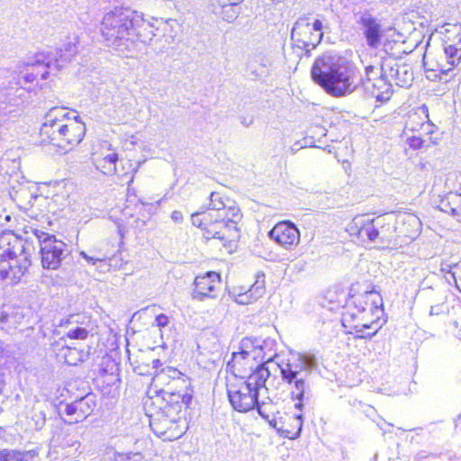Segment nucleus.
Wrapping results in <instances>:
<instances>
[{
    "instance_id": "1a4fd4ad",
    "label": "nucleus",
    "mask_w": 461,
    "mask_h": 461,
    "mask_svg": "<svg viewBox=\"0 0 461 461\" xmlns=\"http://www.w3.org/2000/svg\"><path fill=\"white\" fill-rule=\"evenodd\" d=\"M77 53V37L68 38L67 41L62 43L61 47L54 52H41L36 55V66L41 68L42 78H47L50 73L57 72L60 68L68 64Z\"/></svg>"
},
{
    "instance_id": "4be33fe9",
    "label": "nucleus",
    "mask_w": 461,
    "mask_h": 461,
    "mask_svg": "<svg viewBox=\"0 0 461 461\" xmlns=\"http://www.w3.org/2000/svg\"><path fill=\"white\" fill-rule=\"evenodd\" d=\"M93 159L96 169L101 171L103 174L108 176L123 175L119 172V168L116 164L118 161V155L110 143L105 142L103 144L101 150L95 154Z\"/></svg>"
},
{
    "instance_id": "ea45409f",
    "label": "nucleus",
    "mask_w": 461,
    "mask_h": 461,
    "mask_svg": "<svg viewBox=\"0 0 461 461\" xmlns=\"http://www.w3.org/2000/svg\"><path fill=\"white\" fill-rule=\"evenodd\" d=\"M221 7V15L228 23L233 22L239 14V4L234 3H218Z\"/></svg>"
},
{
    "instance_id": "7c9ffc66",
    "label": "nucleus",
    "mask_w": 461,
    "mask_h": 461,
    "mask_svg": "<svg viewBox=\"0 0 461 461\" xmlns=\"http://www.w3.org/2000/svg\"><path fill=\"white\" fill-rule=\"evenodd\" d=\"M270 60L264 56H255L247 64V71L256 78H263L269 73Z\"/></svg>"
},
{
    "instance_id": "a19ab883",
    "label": "nucleus",
    "mask_w": 461,
    "mask_h": 461,
    "mask_svg": "<svg viewBox=\"0 0 461 461\" xmlns=\"http://www.w3.org/2000/svg\"><path fill=\"white\" fill-rule=\"evenodd\" d=\"M450 203L461 204V194H450L446 200L441 202V210L446 212H451L453 215H458L461 212L459 207H450Z\"/></svg>"
},
{
    "instance_id": "3c124183",
    "label": "nucleus",
    "mask_w": 461,
    "mask_h": 461,
    "mask_svg": "<svg viewBox=\"0 0 461 461\" xmlns=\"http://www.w3.org/2000/svg\"><path fill=\"white\" fill-rule=\"evenodd\" d=\"M169 323V317L166 314H158L155 319V325L158 328H164Z\"/></svg>"
},
{
    "instance_id": "680f3d73",
    "label": "nucleus",
    "mask_w": 461,
    "mask_h": 461,
    "mask_svg": "<svg viewBox=\"0 0 461 461\" xmlns=\"http://www.w3.org/2000/svg\"><path fill=\"white\" fill-rule=\"evenodd\" d=\"M0 223H2V216L0 215Z\"/></svg>"
},
{
    "instance_id": "9b49d317",
    "label": "nucleus",
    "mask_w": 461,
    "mask_h": 461,
    "mask_svg": "<svg viewBox=\"0 0 461 461\" xmlns=\"http://www.w3.org/2000/svg\"><path fill=\"white\" fill-rule=\"evenodd\" d=\"M230 218L214 216L205 227V235L208 239H218L223 245L230 243L239 238L238 222L241 219L240 208H230Z\"/></svg>"
},
{
    "instance_id": "f257e3e1",
    "label": "nucleus",
    "mask_w": 461,
    "mask_h": 461,
    "mask_svg": "<svg viewBox=\"0 0 461 461\" xmlns=\"http://www.w3.org/2000/svg\"><path fill=\"white\" fill-rule=\"evenodd\" d=\"M384 315L383 298L375 291L352 295L347 302L342 314V324L350 334L371 339L381 329Z\"/></svg>"
},
{
    "instance_id": "aec40b11",
    "label": "nucleus",
    "mask_w": 461,
    "mask_h": 461,
    "mask_svg": "<svg viewBox=\"0 0 461 461\" xmlns=\"http://www.w3.org/2000/svg\"><path fill=\"white\" fill-rule=\"evenodd\" d=\"M183 374L175 367L166 366L160 371L156 372L153 376L151 385L158 389V392L162 394L164 401H172L175 399L170 390H166V386H169L172 383L177 384L179 382H185L182 378Z\"/></svg>"
},
{
    "instance_id": "37998d69",
    "label": "nucleus",
    "mask_w": 461,
    "mask_h": 461,
    "mask_svg": "<svg viewBox=\"0 0 461 461\" xmlns=\"http://www.w3.org/2000/svg\"><path fill=\"white\" fill-rule=\"evenodd\" d=\"M214 215L208 213L207 212H194L191 215V221L194 226L199 227L205 230V227L208 225V221L212 220Z\"/></svg>"
},
{
    "instance_id": "6ab92c4d",
    "label": "nucleus",
    "mask_w": 461,
    "mask_h": 461,
    "mask_svg": "<svg viewBox=\"0 0 461 461\" xmlns=\"http://www.w3.org/2000/svg\"><path fill=\"white\" fill-rule=\"evenodd\" d=\"M221 287V276L216 272H207L203 276H196L193 298L203 301L208 298H215Z\"/></svg>"
},
{
    "instance_id": "f3484780",
    "label": "nucleus",
    "mask_w": 461,
    "mask_h": 461,
    "mask_svg": "<svg viewBox=\"0 0 461 461\" xmlns=\"http://www.w3.org/2000/svg\"><path fill=\"white\" fill-rule=\"evenodd\" d=\"M96 406L95 395L87 393L79 400L65 405L64 409H59L60 416H65L64 420L68 424L83 421L88 417Z\"/></svg>"
},
{
    "instance_id": "393cba45",
    "label": "nucleus",
    "mask_w": 461,
    "mask_h": 461,
    "mask_svg": "<svg viewBox=\"0 0 461 461\" xmlns=\"http://www.w3.org/2000/svg\"><path fill=\"white\" fill-rule=\"evenodd\" d=\"M361 25L367 45L372 49H377L385 32L380 22L371 15H364L361 17Z\"/></svg>"
},
{
    "instance_id": "9d476101",
    "label": "nucleus",
    "mask_w": 461,
    "mask_h": 461,
    "mask_svg": "<svg viewBox=\"0 0 461 461\" xmlns=\"http://www.w3.org/2000/svg\"><path fill=\"white\" fill-rule=\"evenodd\" d=\"M32 89L20 86L16 72L0 68V103L8 106H22L32 98Z\"/></svg>"
},
{
    "instance_id": "39448f33",
    "label": "nucleus",
    "mask_w": 461,
    "mask_h": 461,
    "mask_svg": "<svg viewBox=\"0 0 461 461\" xmlns=\"http://www.w3.org/2000/svg\"><path fill=\"white\" fill-rule=\"evenodd\" d=\"M176 398L166 402L159 408L156 416H151L149 425L153 432L165 440H174L185 433V420H182L183 406L187 405L191 395L172 393Z\"/></svg>"
},
{
    "instance_id": "13d9d810",
    "label": "nucleus",
    "mask_w": 461,
    "mask_h": 461,
    "mask_svg": "<svg viewBox=\"0 0 461 461\" xmlns=\"http://www.w3.org/2000/svg\"><path fill=\"white\" fill-rule=\"evenodd\" d=\"M162 366V363L159 359H155L152 361V367L158 369L159 366Z\"/></svg>"
},
{
    "instance_id": "f03ea898",
    "label": "nucleus",
    "mask_w": 461,
    "mask_h": 461,
    "mask_svg": "<svg viewBox=\"0 0 461 461\" xmlns=\"http://www.w3.org/2000/svg\"><path fill=\"white\" fill-rule=\"evenodd\" d=\"M311 73L314 82L333 97L350 95L358 86L357 68L338 55H322L315 60Z\"/></svg>"
},
{
    "instance_id": "79ce46f5",
    "label": "nucleus",
    "mask_w": 461,
    "mask_h": 461,
    "mask_svg": "<svg viewBox=\"0 0 461 461\" xmlns=\"http://www.w3.org/2000/svg\"><path fill=\"white\" fill-rule=\"evenodd\" d=\"M37 62H36V56L34 57V60L29 64L26 65L27 68H26V72L24 73L23 75V80L25 83H33L34 81H37L38 77H41V79L42 77H41V73L39 71L41 70V68H37V66L35 65Z\"/></svg>"
},
{
    "instance_id": "c756f323",
    "label": "nucleus",
    "mask_w": 461,
    "mask_h": 461,
    "mask_svg": "<svg viewBox=\"0 0 461 461\" xmlns=\"http://www.w3.org/2000/svg\"><path fill=\"white\" fill-rule=\"evenodd\" d=\"M384 71L380 75L379 77H375V81L369 84L372 95L378 101H387L391 98L393 90V83L389 76H384Z\"/></svg>"
},
{
    "instance_id": "4d7b16f0",
    "label": "nucleus",
    "mask_w": 461,
    "mask_h": 461,
    "mask_svg": "<svg viewBox=\"0 0 461 461\" xmlns=\"http://www.w3.org/2000/svg\"><path fill=\"white\" fill-rule=\"evenodd\" d=\"M138 143V138L134 135L130 136L129 139L125 140L124 146L126 149H130L131 147L136 145Z\"/></svg>"
},
{
    "instance_id": "b1692460",
    "label": "nucleus",
    "mask_w": 461,
    "mask_h": 461,
    "mask_svg": "<svg viewBox=\"0 0 461 461\" xmlns=\"http://www.w3.org/2000/svg\"><path fill=\"white\" fill-rule=\"evenodd\" d=\"M260 339L247 337L241 339L240 344V351L237 354L245 355L247 357L257 358L259 361L270 363L276 357L275 353L265 352L264 347L259 346Z\"/></svg>"
},
{
    "instance_id": "423d86ee",
    "label": "nucleus",
    "mask_w": 461,
    "mask_h": 461,
    "mask_svg": "<svg viewBox=\"0 0 461 461\" xmlns=\"http://www.w3.org/2000/svg\"><path fill=\"white\" fill-rule=\"evenodd\" d=\"M456 33L453 37H447L444 44V59L432 53L425 52L423 56V67L426 77L430 81L449 80L450 72L461 60V28L455 27Z\"/></svg>"
},
{
    "instance_id": "dca6fc26",
    "label": "nucleus",
    "mask_w": 461,
    "mask_h": 461,
    "mask_svg": "<svg viewBox=\"0 0 461 461\" xmlns=\"http://www.w3.org/2000/svg\"><path fill=\"white\" fill-rule=\"evenodd\" d=\"M382 226L381 221L377 219H369L366 215H357L348 225V230L351 235L357 236L361 241H372L383 243L386 240L383 230H379Z\"/></svg>"
},
{
    "instance_id": "a878e982",
    "label": "nucleus",
    "mask_w": 461,
    "mask_h": 461,
    "mask_svg": "<svg viewBox=\"0 0 461 461\" xmlns=\"http://www.w3.org/2000/svg\"><path fill=\"white\" fill-rule=\"evenodd\" d=\"M384 76H389L392 83L401 86L408 87L413 81V73L410 68L405 65H399L392 60H388V63L384 64Z\"/></svg>"
},
{
    "instance_id": "052dcab7",
    "label": "nucleus",
    "mask_w": 461,
    "mask_h": 461,
    "mask_svg": "<svg viewBox=\"0 0 461 461\" xmlns=\"http://www.w3.org/2000/svg\"><path fill=\"white\" fill-rule=\"evenodd\" d=\"M460 420H461V414H460V415H458V417H457V419H456V425H455V426H456V429L458 427V425H459V421H460Z\"/></svg>"
},
{
    "instance_id": "f704fd0d",
    "label": "nucleus",
    "mask_w": 461,
    "mask_h": 461,
    "mask_svg": "<svg viewBox=\"0 0 461 461\" xmlns=\"http://www.w3.org/2000/svg\"><path fill=\"white\" fill-rule=\"evenodd\" d=\"M289 420L292 421L291 428H282L279 429L282 430L285 438L290 439L297 438L300 436L303 428V415L302 413L294 414L290 417Z\"/></svg>"
},
{
    "instance_id": "5fc2aeb1",
    "label": "nucleus",
    "mask_w": 461,
    "mask_h": 461,
    "mask_svg": "<svg viewBox=\"0 0 461 461\" xmlns=\"http://www.w3.org/2000/svg\"><path fill=\"white\" fill-rule=\"evenodd\" d=\"M255 407H257L258 412L262 418L266 420L269 419V415L267 413V405L265 403H259L258 401V403L255 405Z\"/></svg>"
},
{
    "instance_id": "20e7f679",
    "label": "nucleus",
    "mask_w": 461,
    "mask_h": 461,
    "mask_svg": "<svg viewBox=\"0 0 461 461\" xmlns=\"http://www.w3.org/2000/svg\"><path fill=\"white\" fill-rule=\"evenodd\" d=\"M283 381L291 386V395L295 401V408L302 411L304 402L311 398V375L317 367L314 356L297 354L286 363L278 365Z\"/></svg>"
},
{
    "instance_id": "09e8293b",
    "label": "nucleus",
    "mask_w": 461,
    "mask_h": 461,
    "mask_svg": "<svg viewBox=\"0 0 461 461\" xmlns=\"http://www.w3.org/2000/svg\"><path fill=\"white\" fill-rule=\"evenodd\" d=\"M454 267H456V263L451 260H444L440 264L441 272L448 273L451 277H453Z\"/></svg>"
},
{
    "instance_id": "2f4dec72",
    "label": "nucleus",
    "mask_w": 461,
    "mask_h": 461,
    "mask_svg": "<svg viewBox=\"0 0 461 461\" xmlns=\"http://www.w3.org/2000/svg\"><path fill=\"white\" fill-rule=\"evenodd\" d=\"M447 296L446 293L436 291L431 292L429 300L431 302L429 316L446 315L449 312V307L447 303Z\"/></svg>"
},
{
    "instance_id": "4468645a",
    "label": "nucleus",
    "mask_w": 461,
    "mask_h": 461,
    "mask_svg": "<svg viewBox=\"0 0 461 461\" xmlns=\"http://www.w3.org/2000/svg\"><path fill=\"white\" fill-rule=\"evenodd\" d=\"M74 110H68L66 107H52L44 116L41 127V135L49 140L54 146L57 138L60 137L64 131L65 124Z\"/></svg>"
},
{
    "instance_id": "5701e85b",
    "label": "nucleus",
    "mask_w": 461,
    "mask_h": 461,
    "mask_svg": "<svg viewBox=\"0 0 461 461\" xmlns=\"http://www.w3.org/2000/svg\"><path fill=\"white\" fill-rule=\"evenodd\" d=\"M267 362L259 361V359L257 358H249L245 355L233 352L231 359L228 362V367L235 376L247 379V377L250 374L255 373L258 368L261 366L268 368L267 366Z\"/></svg>"
},
{
    "instance_id": "de8ad7c7",
    "label": "nucleus",
    "mask_w": 461,
    "mask_h": 461,
    "mask_svg": "<svg viewBox=\"0 0 461 461\" xmlns=\"http://www.w3.org/2000/svg\"><path fill=\"white\" fill-rule=\"evenodd\" d=\"M452 278L455 281L456 288L461 293V260L456 263Z\"/></svg>"
},
{
    "instance_id": "2eb2a0df",
    "label": "nucleus",
    "mask_w": 461,
    "mask_h": 461,
    "mask_svg": "<svg viewBox=\"0 0 461 461\" xmlns=\"http://www.w3.org/2000/svg\"><path fill=\"white\" fill-rule=\"evenodd\" d=\"M85 134L86 125L78 112L74 110L65 124L62 135L57 138L54 147L59 149V153H67L82 141Z\"/></svg>"
},
{
    "instance_id": "58836bf2",
    "label": "nucleus",
    "mask_w": 461,
    "mask_h": 461,
    "mask_svg": "<svg viewBox=\"0 0 461 461\" xmlns=\"http://www.w3.org/2000/svg\"><path fill=\"white\" fill-rule=\"evenodd\" d=\"M79 255L84 258L86 259V261L88 263V264H91V265H99L97 267H100V268H104L102 269V271H104L106 269L109 268V264H107V258L108 257L104 254H93V255H88L86 252L85 251H80Z\"/></svg>"
},
{
    "instance_id": "f8f14e48",
    "label": "nucleus",
    "mask_w": 461,
    "mask_h": 461,
    "mask_svg": "<svg viewBox=\"0 0 461 461\" xmlns=\"http://www.w3.org/2000/svg\"><path fill=\"white\" fill-rule=\"evenodd\" d=\"M30 266L31 260L26 253L23 252L16 256L8 249L0 256V278L9 285H16Z\"/></svg>"
},
{
    "instance_id": "4c0bfd02",
    "label": "nucleus",
    "mask_w": 461,
    "mask_h": 461,
    "mask_svg": "<svg viewBox=\"0 0 461 461\" xmlns=\"http://www.w3.org/2000/svg\"><path fill=\"white\" fill-rule=\"evenodd\" d=\"M385 63H388V60L384 61L381 67H375L373 65L366 67V76L365 78L362 79V82L366 89H369V84L375 81V77H379L384 72Z\"/></svg>"
},
{
    "instance_id": "412c9836",
    "label": "nucleus",
    "mask_w": 461,
    "mask_h": 461,
    "mask_svg": "<svg viewBox=\"0 0 461 461\" xmlns=\"http://www.w3.org/2000/svg\"><path fill=\"white\" fill-rule=\"evenodd\" d=\"M268 236L280 246L291 249L297 246L300 241V232L296 226L288 221H282L275 225Z\"/></svg>"
},
{
    "instance_id": "72a5a7b5",
    "label": "nucleus",
    "mask_w": 461,
    "mask_h": 461,
    "mask_svg": "<svg viewBox=\"0 0 461 461\" xmlns=\"http://www.w3.org/2000/svg\"><path fill=\"white\" fill-rule=\"evenodd\" d=\"M34 454L31 451L21 452L14 449H1L0 461H32Z\"/></svg>"
},
{
    "instance_id": "cd10ccee",
    "label": "nucleus",
    "mask_w": 461,
    "mask_h": 461,
    "mask_svg": "<svg viewBox=\"0 0 461 461\" xmlns=\"http://www.w3.org/2000/svg\"><path fill=\"white\" fill-rule=\"evenodd\" d=\"M395 230L399 236L412 240L420 233L421 221L420 218L413 213H404L399 216Z\"/></svg>"
},
{
    "instance_id": "49530a36",
    "label": "nucleus",
    "mask_w": 461,
    "mask_h": 461,
    "mask_svg": "<svg viewBox=\"0 0 461 461\" xmlns=\"http://www.w3.org/2000/svg\"><path fill=\"white\" fill-rule=\"evenodd\" d=\"M88 336V330L84 327H71L67 331V337L71 339H86Z\"/></svg>"
},
{
    "instance_id": "c03bdc74",
    "label": "nucleus",
    "mask_w": 461,
    "mask_h": 461,
    "mask_svg": "<svg viewBox=\"0 0 461 461\" xmlns=\"http://www.w3.org/2000/svg\"><path fill=\"white\" fill-rule=\"evenodd\" d=\"M65 362L69 366H76L77 362L82 361V353L75 348H68L64 353Z\"/></svg>"
},
{
    "instance_id": "7ed1b4c3",
    "label": "nucleus",
    "mask_w": 461,
    "mask_h": 461,
    "mask_svg": "<svg viewBox=\"0 0 461 461\" xmlns=\"http://www.w3.org/2000/svg\"><path fill=\"white\" fill-rule=\"evenodd\" d=\"M141 24H146L141 13L130 8L116 7L104 14L101 33L106 45L124 51L134 44L135 30Z\"/></svg>"
},
{
    "instance_id": "473e14b6",
    "label": "nucleus",
    "mask_w": 461,
    "mask_h": 461,
    "mask_svg": "<svg viewBox=\"0 0 461 461\" xmlns=\"http://www.w3.org/2000/svg\"><path fill=\"white\" fill-rule=\"evenodd\" d=\"M407 143L412 149H420L423 148H430L438 143V138L433 137V135H420L419 133L407 138Z\"/></svg>"
},
{
    "instance_id": "e433bc0d",
    "label": "nucleus",
    "mask_w": 461,
    "mask_h": 461,
    "mask_svg": "<svg viewBox=\"0 0 461 461\" xmlns=\"http://www.w3.org/2000/svg\"><path fill=\"white\" fill-rule=\"evenodd\" d=\"M145 25L138 26L135 30V41H140L142 43L148 44L153 39V37L156 35L153 31V26L145 21Z\"/></svg>"
},
{
    "instance_id": "6e6d98bb",
    "label": "nucleus",
    "mask_w": 461,
    "mask_h": 461,
    "mask_svg": "<svg viewBox=\"0 0 461 461\" xmlns=\"http://www.w3.org/2000/svg\"><path fill=\"white\" fill-rule=\"evenodd\" d=\"M170 218L176 223H180L184 220V216L180 211H173Z\"/></svg>"
},
{
    "instance_id": "bf43d9fd",
    "label": "nucleus",
    "mask_w": 461,
    "mask_h": 461,
    "mask_svg": "<svg viewBox=\"0 0 461 461\" xmlns=\"http://www.w3.org/2000/svg\"><path fill=\"white\" fill-rule=\"evenodd\" d=\"M218 3H234L240 4L243 0H216Z\"/></svg>"
},
{
    "instance_id": "0eeeda50",
    "label": "nucleus",
    "mask_w": 461,
    "mask_h": 461,
    "mask_svg": "<svg viewBox=\"0 0 461 461\" xmlns=\"http://www.w3.org/2000/svg\"><path fill=\"white\" fill-rule=\"evenodd\" d=\"M269 375V369L261 366L240 385H229L228 396L232 407L240 412L252 410L258 403L259 392L265 388Z\"/></svg>"
},
{
    "instance_id": "bb28decb",
    "label": "nucleus",
    "mask_w": 461,
    "mask_h": 461,
    "mask_svg": "<svg viewBox=\"0 0 461 461\" xmlns=\"http://www.w3.org/2000/svg\"><path fill=\"white\" fill-rule=\"evenodd\" d=\"M265 275L263 273H258L256 275L255 282L250 285V287L247 291L239 293L233 291L235 302L239 304L243 305L256 302L258 299H259L265 294Z\"/></svg>"
},
{
    "instance_id": "a18cd8bd",
    "label": "nucleus",
    "mask_w": 461,
    "mask_h": 461,
    "mask_svg": "<svg viewBox=\"0 0 461 461\" xmlns=\"http://www.w3.org/2000/svg\"><path fill=\"white\" fill-rule=\"evenodd\" d=\"M120 165L122 167V169H119V172L121 174H123L122 176H118L119 177L122 178L124 176H128L130 175V179L128 181V184H131L133 181V176L136 172V169L132 167V164L130 160H123L122 159L120 161Z\"/></svg>"
},
{
    "instance_id": "a211bd4d",
    "label": "nucleus",
    "mask_w": 461,
    "mask_h": 461,
    "mask_svg": "<svg viewBox=\"0 0 461 461\" xmlns=\"http://www.w3.org/2000/svg\"><path fill=\"white\" fill-rule=\"evenodd\" d=\"M438 127L429 118V109L426 105L418 107L409 113L405 122V133L408 131L420 135H433Z\"/></svg>"
},
{
    "instance_id": "864d4df0",
    "label": "nucleus",
    "mask_w": 461,
    "mask_h": 461,
    "mask_svg": "<svg viewBox=\"0 0 461 461\" xmlns=\"http://www.w3.org/2000/svg\"><path fill=\"white\" fill-rule=\"evenodd\" d=\"M144 456L140 452L125 453V461H143Z\"/></svg>"
},
{
    "instance_id": "c85d7f7f",
    "label": "nucleus",
    "mask_w": 461,
    "mask_h": 461,
    "mask_svg": "<svg viewBox=\"0 0 461 461\" xmlns=\"http://www.w3.org/2000/svg\"><path fill=\"white\" fill-rule=\"evenodd\" d=\"M230 208H239L235 202L229 199L224 198L220 193L212 192L210 195V204L209 209L206 211L208 213H212V215L220 217V218H230Z\"/></svg>"
},
{
    "instance_id": "ddd939ff",
    "label": "nucleus",
    "mask_w": 461,
    "mask_h": 461,
    "mask_svg": "<svg viewBox=\"0 0 461 461\" xmlns=\"http://www.w3.org/2000/svg\"><path fill=\"white\" fill-rule=\"evenodd\" d=\"M41 245V264L44 268L57 269L63 259L66 244L53 235L36 230Z\"/></svg>"
},
{
    "instance_id": "c9c22d12",
    "label": "nucleus",
    "mask_w": 461,
    "mask_h": 461,
    "mask_svg": "<svg viewBox=\"0 0 461 461\" xmlns=\"http://www.w3.org/2000/svg\"><path fill=\"white\" fill-rule=\"evenodd\" d=\"M22 319L17 313H14V311H2L0 313V324L3 330H10L12 329H15L17 324L20 323V320Z\"/></svg>"
},
{
    "instance_id": "6e6552de",
    "label": "nucleus",
    "mask_w": 461,
    "mask_h": 461,
    "mask_svg": "<svg viewBox=\"0 0 461 461\" xmlns=\"http://www.w3.org/2000/svg\"><path fill=\"white\" fill-rule=\"evenodd\" d=\"M328 25L317 18L305 15L300 17L293 26L291 40L293 44L305 51L307 55L321 41L323 31Z\"/></svg>"
},
{
    "instance_id": "8fccbe9b",
    "label": "nucleus",
    "mask_w": 461,
    "mask_h": 461,
    "mask_svg": "<svg viewBox=\"0 0 461 461\" xmlns=\"http://www.w3.org/2000/svg\"><path fill=\"white\" fill-rule=\"evenodd\" d=\"M260 344H261L260 346H266V347H264L265 352H271V353H275L276 355V352L275 349V346H276L275 339H267L262 340L260 339Z\"/></svg>"
},
{
    "instance_id": "603ef678",
    "label": "nucleus",
    "mask_w": 461,
    "mask_h": 461,
    "mask_svg": "<svg viewBox=\"0 0 461 461\" xmlns=\"http://www.w3.org/2000/svg\"><path fill=\"white\" fill-rule=\"evenodd\" d=\"M105 461H125V453H109L105 457Z\"/></svg>"
}]
</instances>
